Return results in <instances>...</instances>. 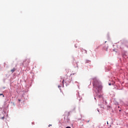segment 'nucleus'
Returning <instances> with one entry per match:
<instances>
[{"instance_id":"nucleus-1","label":"nucleus","mask_w":128,"mask_h":128,"mask_svg":"<svg viewBox=\"0 0 128 128\" xmlns=\"http://www.w3.org/2000/svg\"><path fill=\"white\" fill-rule=\"evenodd\" d=\"M93 86L95 88L98 90V92H100L102 88V86L100 83L96 79H94Z\"/></svg>"},{"instance_id":"nucleus-2","label":"nucleus","mask_w":128,"mask_h":128,"mask_svg":"<svg viewBox=\"0 0 128 128\" xmlns=\"http://www.w3.org/2000/svg\"><path fill=\"white\" fill-rule=\"evenodd\" d=\"M30 62V60L28 58L24 59L23 61L24 64H28Z\"/></svg>"},{"instance_id":"nucleus-3","label":"nucleus","mask_w":128,"mask_h":128,"mask_svg":"<svg viewBox=\"0 0 128 128\" xmlns=\"http://www.w3.org/2000/svg\"><path fill=\"white\" fill-rule=\"evenodd\" d=\"M16 68H13L12 70H11L10 72L12 73L14 72H16Z\"/></svg>"},{"instance_id":"nucleus-4","label":"nucleus","mask_w":128,"mask_h":128,"mask_svg":"<svg viewBox=\"0 0 128 128\" xmlns=\"http://www.w3.org/2000/svg\"><path fill=\"white\" fill-rule=\"evenodd\" d=\"M4 117H2V118H1V120H4Z\"/></svg>"},{"instance_id":"nucleus-5","label":"nucleus","mask_w":128,"mask_h":128,"mask_svg":"<svg viewBox=\"0 0 128 128\" xmlns=\"http://www.w3.org/2000/svg\"><path fill=\"white\" fill-rule=\"evenodd\" d=\"M66 128H71L70 126H67Z\"/></svg>"},{"instance_id":"nucleus-6","label":"nucleus","mask_w":128,"mask_h":128,"mask_svg":"<svg viewBox=\"0 0 128 128\" xmlns=\"http://www.w3.org/2000/svg\"><path fill=\"white\" fill-rule=\"evenodd\" d=\"M18 101L19 102H20V100H18Z\"/></svg>"},{"instance_id":"nucleus-7","label":"nucleus","mask_w":128,"mask_h":128,"mask_svg":"<svg viewBox=\"0 0 128 128\" xmlns=\"http://www.w3.org/2000/svg\"><path fill=\"white\" fill-rule=\"evenodd\" d=\"M84 50L86 54V50Z\"/></svg>"},{"instance_id":"nucleus-8","label":"nucleus","mask_w":128,"mask_h":128,"mask_svg":"<svg viewBox=\"0 0 128 128\" xmlns=\"http://www.w3.org/2000/svg\"><path fill=\"white\" fill-rule=\"evenodd\" d=\"M48 126H52V124H49Z\"/></svg>"},{"instance_id":"nucleus-9","label":"nucleus","mask_w":128,"mask_h":128,"mask_svg":"<svg viewBox=\"0 0 128 128\" xmlns=\"http://www.w3.org/2000/svg\"><path fill=\"white\" fill-rule=\"evenodd\" d=\"M2 94H0V96H2Z\"/></svg>"},{"instance_id":"nucleus-10","label":"nucleus","mask_w":128,"mask_h":128,"mask_svg":"<svg viewBox=\"0 0 128 128\" xmlns=\"http://www.w3.org/2000/svg\"><path fill=\"white\" fill-rule=\"evenodd\" d=\"M109 86H111V84H110H110H109Z\"/></svg>"},{"instance_id":"nucleus-11","label":"nucleus","mask_w":128,"mask_h":128,"mask_svg":"<svg viewBox=\"0 0 128 128\" xmlns=\"http://www.w3.org/2000/svg\"><path fill=\"white\" fill-rule=\"evenodd\" d=\"M107 124H108V122H107Z\"/></svg>"},{"instance_id":"nucleus-12","label":"nucleus","mask_w":128,"mask_h":128,"mask_svg":"<svg viewBox=\"0 0 128 128\" xmlns=\"http://www.w3.org/2000/svg\"><path fill=\"white\" fill-rule=\"evenodd\" d=\"M64 82V80H62V82Z\"/></svg>"},{"instance_id":"nucleus-13","label":"nucleus","mask_w":128,"mask_h":128,"mask_svg":"<svg viewBox=\"0 0 128 128\" xmlns=\"http://www.w3.org/2000/svg\"><path fill=\"white\" fill-rule=\"evenodd\" d=\"M4 96L3 95V97H4Z\"/></svg>"}]
</instances>
